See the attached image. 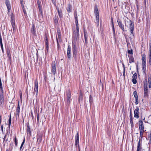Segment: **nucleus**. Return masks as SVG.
I'll use <instances>...</instances> for the list:
<instances>
[{
    "label": "nucleus",
    "instance_id": "f257e3e1",
    "mask_svg": "<svg viewBox=\"0 0 151 151\" xmlns=\"http://www.w3.org/2000/svg\"><path fill=\"white\" fill-rule=\"evenodd\" d=\"M144 87L147 88V86L150 88H151V76H149L148 79H146L144 81Z\"/></svg>",
    "mask_w": 151,
    "mask_h": 151
},
{
    "label": "nucleus",
    "instance_id": "f03ea898",
    "mask_svg": "<svg viewBox=\"0 0 151 151\" xmlns=\"http://www.w3.org/2000/svg\"><path fill=\"white\" fill-rule=\"evenodd\" d=\"M138 124L140 135L141 136H142L144 132V127L142 121V120L139 121Z\"/></svg>",
    "mask_w": 151,
    "mask_h": 151
},
{
    "label": "nucleus",
    "instance_id": "7ed1b4c3",
    "mask_svg": "<svg viewBox=\"0 0 151 151\" xmlns=\"http://www.w3.org/2000/svg\"><path fill=\"white\" fill-rule=\"evenodd\" d=\"M0 89L1 90L2 93L0 94V106L2 107L4 104V96L3 93L1 80L0 79Z\"/></svg>",
    "mask_w": 151,
    "mask_h": 151
},
{
    "label": "nucleus",
    "instance_id": "20e7f679",
    "mask_svg": "<svg viewBox=\"0 0 151 151\" xmlns=\"http://www.w3.org/2000/svg\"><path fill=\"white\" fill-rule=\"evenodd\" d=\"M79 28L76 27V29L73 31V38L75 40H77L79 38Z\"/></svg>",
    "mask_w": 151,
    "mask_h": 151
},
{
    "label": "nucleus",
    "instance_id": "39448f33",
    "mask_svg": "<svg viewBox=\"0 0 151 151\" xmlns=\"http://www.w3.org/2000/svg\"><path fill=\"white\" fill-rule=\"evenodd\" d=\"M94 12L96 16V21L99 24V11L96 6L95 7Z\"/></svg>",
    "mask_w": 151,
    "mask_h": 151
},
{
    "label": "nucleus",
    "instance_id": "423d86ee",
    "mask_svg": "<svg viewBox=\"0 0 151 151\" xmlns=\"http://www.w3.org/2000/svg\"><path fill=\"white\" fill-rule=\"evenodd\" d=\"M142 70H144L145 69L146 66V57L145 55H142Z\"/></svg>",
    "mask_w": 151,
    "mask_h": 151
},
{
    "label": "nucleus",
    "instance_id": "0eeeda50",
    "mask_svg": "<svg viewBox=\"0 0 151 151\" xmlns=\"http://www.w3.org/2000/svg\"><path fill=\"white\" fill-rule=\"evenodd\" d=\"M34 83L35 87L34 88V91L36 92V96H37L38 95V83L37 81V79L35 80Z\"/></svg>",
    "mask_w": 151,
    "mask_h": 151
},
{
    "label": "nucleus",
    "instance_id": "6e6552de",
    "mask_svg": "<svg viewBox=\"0 0 151 151\" xmlns=\"http://www.w3.org/2000/svg\"><path fill=\"white\" fill-rule=\"evenodd\" d=\"M55 66L56 63L55 62H53L52 64L51 72L54 75H55L56 71Z\"/></svg>",
    "mask_w": 151,
    "mask_h": 151
},
{
    "label": "nucleus",
    "instance_id": "1a4fd4ad",
    "mask_svg": "<svg viewBox=\"0 0 151 151\" xmlns=\"http://www.w3.org/2000/svg\"><path fill=\"white\" fill-rule=\"evenodd\" d=\"M67 55L68 58L69 59H70L71 56V47H70L69 45L68 46V48L67 49Z\"/></svg>",
    "mask_w": 151,
    "mask_h": 151
},
{
    "label": "nucleus",
    "instance_id": "9d476101",
    "mask_svg": "<svg viewBox=\"0 0 151 151\" xmlns=\"http://www.w3.org/2000/svg\"><path fill=\"white\" fill-rule=\"evenodd\" d=\"M136 109L134 111V117L137 119H138L139 117V109L138 107H136Z\"/></svg>",
    "mask_w": 151,
    "mask_h": 151
},
{
    "label": "nucleus",
    "instance_id": "9b49d317",
    "mask_svg": "<svg viewBox=\"0 0 151 151\" xmlns=\"http://www.w3.org/2000/svg\"><path fill=\"white\" fill-rule=\"evenodd\" d=\"M117 22H118L119 26L120 27V28L123 31H124V25L122 24V22H121L120 20L119 19H118Z\"/></svg>",
    "mask_w": 151,
    "mask_h": 151
},
{
    "label": "nucleus",
    "instance_id": "f8f14e48",
    "mask_svg": "<svg viewBox=\"0 0 151 151\" xmlns=\"http://www.w3.org/2000/svg\"><path fill=\"white\" fill-rule=\"evenodd\" d=\"M129 23L130 24L129 29L131 32V34L133 35V30L134 28V23L130 20L129 21Z\"/></svg>",
    "mask_w": 151,
    "mask_h": 151
},
{
    "label": "nucleus",
    "instance_id": "ddd939ff",
    "mask_svg": "<svg viewBox=\"0 0 151 151\" xmlns=\"http://www.w3.org/2000/svg\"><path fill=\"white\" fill-rule=\"evenodd\" d=\"M133 94L135 100V104L136 105H137L139 103L138 96L137 92L136 91H134L133 92Z\"/></svg>",
    "mask_w": 151,
    "mask_h": 151
},
{
    "label": "nucleus",
    "instance_id": "4468645a",
    "mask_svg": "<svg viewBox=\"0 0 151 151\" xmlns=\"http://www.w3.org/2000/svg\"><path fill=\"white\" fill-rule=\"evenodd\" d=\"M79 135H78V133H77L76 135V136L75 145H78V147H79V148H80L79 147V145H78V144H79Z\"/></svg>",
    "mask_w": 151,
    "mask_h": 151
},
{
    "label": "nucleus",
    "instance_id": "2eb2a0df",
    "mask_svg": "<svg viewBox=\"0 0 151 151\" xmlns=\"http://www.w3.org/2000/svg\"><path fill=\"white\" fill-rule=\"evenodd\" d=\"M11 24L12 26L13 31H14L15 29L16 26L15 25V20L12 17L11 18Z\"/></svg>",
    "mask_w": 151,
    "mask_h": 151
},
{
    "label": "nucleus",
    "instance_id": "dca6fc26",
    "mask_svg": "<svg viewBox=\"0 0 151 151\" xmlns=\"http://www.w3.org/2000/svg\"><path fill=\"white\" fill-rule=\"evenodd\" d=\"M5 3L7 6L8 12H9V10L11 9V6L9 0H6Z\"/></svg>",
    "mask_w": 151,
    "mask_h": 151
},
{
    "label": "nucleus",
    "instance_id": "f3484780",
    "mask_svg": "<svg viewBox=\"0 0 151 151\" xmlns=\"http://www.w3.org/2000/svg\"><path fill=\"white\" fill-rule=\"evenodd\" d=\"M144 97H148V89L146 87H144Z\"/></svg>",
    "mask_w": 151,
    "mask_h": 151
},
{
    "label": "nucleus",
    "instance_id": "a211bd4d",
    "mask_svg": "<svg viewBox=\"0 0 151 151\" xmlns=\"http://www.w3.org/2000/svg\"><path fill=\"white\" fill-rule=\"evenodd\" d=\"M58 39L57 38V43L58 45V47L59 46V41L60 42L61 41V34L58 33Z\"/></svg>",
    "mask_w": 151,
    "mask_h": 151
},
{
    "label": "nucleus",
    "instance_id": "6ab92c4d",
    "mask_svg": "<svg viewBox=\"0 0 151 151\" xmlns=\"http://www.w3.org/2000/svg\"><path fill=\"white\" fill-rule=\"evenodd\" d=\"M84 34L85 42L86 43H87V42L88 34L85 30H84Z\"/></svg>",
    "mask_w": 151,
    "mask_h": 151
},
{
    "label": "nucleus",
    "instance_id": "aec40b11",
    "mask_svg": "<svg viewBox=\"0 0 151 151\" xmlns=\"http://www.w3.org/2000/svg\"><path fill=\"white\" fill-rule=\"evenodd\" d=\"M31 32L33 35L36 34L35 27L34 25H33L32 28L31 29Z\"/></svg>",
    "mask_w": 151,
    "mask_h": 151
},
{
    "label": "nucleus",
    "instance_id": "412c9836",
    "mask_svg": "<svg viewBox=\"0 0 151 151\" xmlns=\"http://www.w3.org/2000/svg\"><path fill=\"white\" fill-rule=\"evenodd\" d=\"M130 123L131 124V126L132 128L134 126L133 122V119L132 118V116L131 113V111H130Z\"/></svg>",
    "mask_w": 151,
    "mask_h": 151
},
{
    "label": "nucleus",
    "instance_id": "4be33fe9",
    "mask_svg": "<svg viewBox=\"0 0 151 151\" xmlns=\"http://www.w3.org/2000/svg\"><path fill=\"white\" fill-rule=\"evenodd\" d=\"M37 3L38 7L39 8V10L42 13V12L41 10V3L40 0H37Z\"/></svg>",
    "mask_w": 151,
    "mask_h": 151
},
{
    "label": "nucleus",
    "instance_id": "5701e85b",
    "mask_svg": "<svg viewBox=\"0 0 151 151\" xmlns=\"http://www.w3.org/2000/svg\"><path fill=\"white\" fill-rule=\"evenodd\" d=\"M72 6L70 4H69L68 7L67 8V10L68 12H70L71 11Z\"/></svg>",
    "mask_w": 151,
    "mask_h": 151
},
{
    "label": "nucleus",
    "instance_id": "b1692460",
    "mask_svg": "<svg viewBox=\"0 0 151 151\" xmlns=\"http://www.w3.org/2000/svg\"><path fill=\"white\" fill-rule=\"evenodd\" d=\"M42 135L41 134L37 135V141L40 142H41L42 140Z\"/></svg>",
    "mask_w": 151,
    "mask_h": 151
},
{
    "label": "nucleus",
    "instance_id": "393cba45",
    "mask_svg": "<svg viewBox=\"0 0 151 151\" xmlns=\"http://www.w3.org/2000/svg\"><path fill=\"white\" fill-rule=\"evenodd\" d=\"M45 43L46 45L47 50H48L49 48L48 43L47 40V37H46V39L45 40Z\"/></svg>",
    "mask_w": 151,
    "mask_h": 151
},
{
    "label": "nucleus",
    "instance_id": "a878e982",
    "mask_svg": "<svg viewBox=\"0 0 151 151\" xmlns=\"http://www.w3.org/2000/svg\"><path fill=\"white\" fill-rule=\"evenodd\" d=\"M129 62L130 63L134 62V59L133 57L131 56L129 59Z\"/></svg>",
    "mask_w": 151,
    "mask_h": 151
},
{
    "label": "nucleus",
    "instance_id": "bb28decb",
    "mask_svg": "<svg viewBox=\"0 0 151 151\" xmlns=\"http://www.w3.org/2000/svg\"><path fill=\"white\" fill-rule=\"evenodd\" d=\"M27 132L28 133H29V134H31V129L28 126H27Z\"/></svg>",
    "mask_w": 151,
    "mask_h": 151
},
{
    "label": "nucleus",
    "instance_id": "cd10ccee",
    "mask_svg": "<svg viewBox=\"0 0 151 151\" xmlns=\"http://www.w3.org/2000/svg\"><path fill=\"white\" fill-rule=\"evenodd\" d=\"M148 59L149 63L150 65H151V52L149 53Z\"/></svg>",
    "mask_w": 151,
    "mask_h": 151
},
{
    "label": "nucleus",
    "instance_id": "c85d7f7f",
    "mask_svg": "<svg viewBox=\"0 0 151 151\" xmlns=\"http://www.w3.org/2000/svg\"><path fill=\"white\" fill-rule=\"evenodd\" d=\"M75 22L76 24V27H78V28H79L78 19H75Z\"/></svg>",
    "mask_w": 151,
    "mask_h": 151
},
{
    "label": "nucleus",
    "instance_id": "c756f323",
    "mask_svg": "<svg viewBox=\"0 0 151 151\" xmlns=\"http://www.w3.org/2000/svg\"><path fill=\"white\" fill-rule=\"evenodd\" d=\"M11 116H10L9 119V127H10L11 124Z\"/></svg>",
    "mask_w": 151,
    "mask_h": 151
},
{
    "label": "nucleus",
    "instance_id": "7c9ffc66",
    "mask_svg": "<svg viewBox=\"0 0 151 151\" xmlns=\"http://www.w3.org/2000/svg\"><path fill=\"white\" fill-rule=\"evenodd\" d=\"M71 98V93H68L67 95V98L68 99V101H69V100Z\"/></svg>",
    "mask_w": 151,
    "mask_h": 151
},
{
    "label": "nucleus",
    "instance_id": "2f4dec72",
    "mask_svg": "<svg viewBox=\"0 0 151 151\" xmlns=\"http://www.w3.org/2000/svg\"><path fill=\"white\" fill-rule=\"evenodd\" d=\"M132 78L136 79L137 78V74L136 73L133 74L132 76Z\"/></svg>",
    "mask_w": 151,
    "mask_h": 151
},
{
    "label": "nucleus",
    "instance_id": "473e14b6",
    "mask_svg": "<svg viewBox=\"0 0 151 151\" xmlns=\"http://www.w3.org/2000/svg\"><path fill=\"white\" fill-rule=\"evenodd\" d=\"M136 79L132 78V81L134 84H135L137 83V81Z\"/></svg>",
    "mask_w": 151,
    "mask_h": 151
},
{
    "label": "nucleus",
    "instance_id": "72a5a7b5",
    "mask_svg": "<svg viewBox=\"0 0 151 151\" xmlns=\"http://www.w3.org/2000/svg\"><path fill=\"white\" fill-rule=\"evenodd\" d=\"M139 142L137 146V151H139L140 150V144H139Z\"/></svg>",
    "mask_w": 151,
    "mask_h": 151
},
{
    "label": "nucleus",
    "instance_id": "f704fd0d",
    "mask_svg": "<svg viewBox=\"0 0 151 151\" xmlns=\"http://www.w3.org/2000/svg\"><path fill=\"white\" fill-rule=\"evenodd\" d=\"M128 53H129L130 54H133V51L131 49L130 50H128Z\"/></svg>",
    "mask_w": 151,
    "mask_h": 151
},
{
    "label": "nucleus",
    "instance_id": "c9c22d12",
    "mask_svg": "<svg viewBox=\"0 0 151 151\" xmlns=\"http://www.w3.org/2000/svg\"><path fill=\"white\" fill-rule=\"evenodd\" d=\"M20 112V109H17L16 112V113L17 114V115H18V116H19V113Z\"/></svg>",
    "mask_w": 151,
    "mask_h": 151
},
{
    "label": "nucleus",
    "instance_id": "e433bc0d",
    "mask_svg": "<svg viewBox=\"0 0 151 151\" xmlns=\"http://www.w3.org/2000/svg\"><path fill=\"white\" fill-rule=\"evenodd\" d=\"M75 19H78V16L76 12L75 13Z\"/></svg>",
    "mask_w": 151,
    "mask_h": 151
},
{
    "label": "nucleus",
    "instance_id": "4c0bfd02",
    "mask_svg": "<svg viewBox=\"0 0 151 151\" xmlns=\"http://www.w3.org/2000/svg\"><path fill=\"white\" fill-rule=\"evenodd\" d=\"M24 141H25V139H24V140L23 141V142H22V144H21V147H20V150H21L22 147L23 145V144H24Z\"/></svg>",
    "mask_w": 151,
    "mask_h": 151
},
{
    "label": "nucleus",
    "instance_id": "58836bf2",
    "mask_svg": "<svg viewBox=\"0 0 151 151\" xmlns=\"http://www.w3.org/2000/svg\"><path fill=\"white\" fill-rule=\"evenodd\" d=\"M14 142L15 143L16 146H17V138H16V137H15V138H14Z\"/></svg>",
    "mask_w": 151,
    "mask_h": 151
},
{
    "label": "nucleus",
    "instance_id": "ea45409f",
    "mask_svg": "<svg viewBox=\"0 0 151 151\" xmlns=\"http://www.w3.org/2000/svg\"><path fill=\"white\" fill-rule=\"evenodd\" d=\"M7 55L9 58L10 57L11 55H10V52L9 51H7Z\"/></svg>",
    "mask_w": 151,
    "mask_h": 151
},
{
    "label": "nucleus",
    "instance_id": "a19ab883",
    "mask_svg": "<svg viewBox=\"0 0 151 151\" xmlns=\"http://www.w3.org/2000/svg\"><path fill=\"white\" fill-rule=\"evenodd\" d=\"M92 101V97L91 96V95H90V98H89V101L90 102H91Z\"/></svg>",
    "mask_w": 151,
    "mask_h": 151
},
{
    "label": "nucleus",
    "instance_id": "79ce46f5",
    "mask_svg": "<svg viewBox=\"0 0 151 151\" xmlns=\"http://www.w3.org/2000/svg\"><path fill=\"white\" fill-rule=\"evenodd\" d=\"M111 22H112V24L113 29L114 31V26L113 22V21L112 20Z\"/></svg>",
    "mask_w": 151,
    "mask_h": 151
},
{
    "label": "nucleus",
    "instance_id": "37998d69",
    "mask_svg": "<svg viewBox=\"0 0 151 151\" xmlns=\"http://www.w3.org/2000/svg\"><path fill=\"white\" fill-rule=\"evenodd\" d=\"M37 121H38V122L39 121V114H37Z\"/></svg>",
    "mask_w": 151,
    "mask_h": 151
},
{
    "label": "nucleus",
    "instance_id": "c03bdc74",
    "mask_svg": "<svg viewBox=\"0 0 151 151\" xmlns=\"http://www.w3.org/2000/svg\"><path fill=\"white\" fill-rule=\"evenodd\" d=\"M1 131H2V132H3V125H1Z\"/></svg>",
    "mask_w": 151,
    "mask_h": 151
},
{
    "label": "nucleus",
    "instance_id": "a18cd8bd",
    "mask_svg": "<svg viewBox=\"0 0 151 151\" xmlns=\"http://www.w3.org/2000/svg\"><path fill=\"white\" fill-rule=\"evenodd\" d=\"M0 45L1 46V49L2 51H3V46L2 44V43H0Z\"/></svg>",
    "mask_w": 151,
    "mask_h": 151
},
{
    "label": "nucleus",
    "instance_id": "49530a36",
    "mask_svg": "<svg viewBox=\"0 0 151 151\" xmlns=\"http://www.w3.org/2000/svg\"><path fill=\"white\" fill-rule=\"evenodd\" d=\"M57 32H58V34L59 33V34H61L60 33V29H57Z\"/></svg>",
    "mask_w": 151,
    "mask_h": 151
},
{
    "label": "nucleus",
    "instance_id": "de8ad7c7",
    "mask_svg": "<svg viewBox=\"0 0 151 151\" xmlns=\"http://www.w3.org/2000/svg\"><path fill=\"white\" fill-rule=\"evenodd\" d=\"M0 43H2V38H1V36H0Z\"/></svg>",
    "mask_w": 151,
    "mask_h": 151
},
{
    "label": "nucleus",
    "instance_id": "09e8293b",
    "mask_svg": "<svg viewBox=\"0 0 151 151\" xmlns=\"http://www.w3.org/2000/svg\"><path fill=\"white\" fill-rule=\"evenodd\" d=\"M57 10H58V14H59V16L60 17V12H59V9H57Z\"/></svg>",
    "mask_w": 151,
    "mask_h": 151
},
{
    "label": "nucleus",
    "instance_id": "8fccbe9b",
    "mask_svg": "<svg viewBox=\"0 0 151 151\" xmlns=\"http://www.w3.org/2000/svg\"><path fill=\"white\" fill-rule=\"evenodd\" d=\"M19 94H20V98L21 99L22 97V92H20Z\"/></svg>",
    "mask_w": 151,
    "mask_h": 151
},
{
    "label": "nucleus",
    "instance_id": "3c124183",
    "mask_svg": "<svg viewBox=\"0 0 151 151\" xmlns=\"http://www.w3.org/2000/svg\"><path fill=\"white\" fill-rule=\"evenodd\" d=\"M148 137L150 138V140H151V133H150Z\"/></svg>",
    "mask_w": 151,
    "mask_h": 151
},
{
    "label": "nucleus",
    "instance_id": "603ef678",
    "mask_svg": "<svg viewBox=\"0 0 151 151\" xmlns=\"http://www.w3.org/2000/svg\"><path fill=\"white\" fill-rule=\"evenodd\" d=\"M75 48L74 47H73V53L75 51Z\"/></svg>",
    "mask_w": 151,
    "mask_h": 151
},
{
    "label": "nucleus",
    "instance_id": "864d4df0",
    "mask_svg": "<svg viewBox=\"0 0 151 151\" xmlns=\"http://www.w3.org/2000/svg\"><path fill=\"white\" fill-rule=\"evenodd\" d=\"M81 99H82V96H81V97H79V101H80L81 99Z\"/></svg>",
    "mask_w": 151,
    "mask_h": 151
},
{
    "label": "nucleus",
    "instance_id": "5fc2aeb1",
    "mask_svg": "<svg viewBox=\"0 0 151 151\" xmlns=\"http://www.w3.org/2000/svg\"><path fill=\"white\" fill-rule=\"evenodd\" d=\"M149 52H151V47H150L149 48Z\"/></svg>",
    "mask_w": 151,
    "mask_h": 151
},
{
    "label": "nucleus",
    "instance_id": "6e6d98bb",
    "mask_svg": "<svg viewBox=\"0 0 151 151\" xmlns=\"http://www.w3.org/2000/svg\"><path fill=\"white\" fill-rule=\"evenodd\" d=\"M23 11H24V14H25L26 13V11L24 10V9H23Z\"/></svg>",
    "mask_w": 151,
    "mask_h": 151
},
{
    "label": "nucleus",
    "instance_id": "4d7b16f0",
    "mask_svg": "<svg viewBox=\"0 0 151 151\" xmlns=\"http://www.w3.org/2000/svg\"><path fill=\"white\" fill-rule=\"evenodd\" d=\"M17 109H20V107H19V104H18V106L17 107Z\"/></svg>",
    "mask_w": 151,
    "mask_h": 151
},
{
    "label": "nucleus",
    "instance_id": "13d9d810",
    "mask_svg": "<svg viewBox=\"0 0 151 151\" xmlns=\"http://www.w3.org/2000/svg\"><path fill=\"white\" fill-rule=\"evenodd\" d=\"M6 136V135H5V136L4 137V141L5 139Z\"/></svg>",
    "mask_w": 151,
    "mask_h": 151
},
{
    "label": "nucleus",
    "instance_id": "bf43d9fd",
    "mask_svg": "<svg viewBox=\"0 0 151 151\" xmlns=\"http://www.w3.org/2000/svg\"><path fill=\"white\" fill-rule=\"evenodd\" d=\"M150 47H151V43L149 44Z\"/></svg>",
    "mask_w": 151,
    "mask_h": 151
},
{
    "label": "nucleus",
    "instance_id": "052dcab7",
    "mask_svg": "<svg viewBox=\"0 0 151 151\" xmlns=\"http://www.w3.org/2000/svg\"><path fill=\"white\" fill-rule=\"evenodd\" d=\"M1 116H0V121H1Z\"/></svg>",
    "mask_w": 151,
    "mask_h": 151
},
{
    "label": "nucleus",
    "instance_id": "680f3d73",
    "mask_svg": "<svg viewBox=\"0 0 151 151\" xmlns=\"http://www.w3.org/2000/svg\"><path fill=\"white\" fill-rule=\"evenodd\" d=\"M6 151H9V150L8 149H7Z\"/></svg>",
    "mask_w": 151,
    "mask_h": 151
},
{
    "label": "nucleus",
    "instance_id": "e2e57ef3",
    "mask_svg": "<svg viewBox=\"0 0 151 151\" xmlns=\"http://www.w3.org/2000/svg\"><path fill=\"white\" fill-rule=\"evenodd\" d=\"M46 78V77L45 76H44V78Z\"/></svg>",
    "mask_w": 151,
    "mask_h": 151
},
{
    "label": "nucleus",
    "instance_id": "0e129e2a",
    "mask_svg": "<svg viewBox=\"0 0 151 151\" xmlns=\"http://www.w3.org/2000/svg\"><path fill=\"white\" fill-rule=\"evenodd\" d=\"M145 119V118H144L143 119V120H144Z\"/></svg>",
    "mask_w": 151,
    "mask_h": 151
},
{
    "label": "nucleus",
    "instance_id": "69168bd1",
    "mask_svg": "<svg viewBox=\"0 0 151 151\" xmlns=\"http://www.w3.org/2000/svg\"><path fill=\"white\" fill-rule=\"evenodd\" d=\"M79 151H80V148H79Z\"/></svg>",
    "mask_w": 151,
    "mask_h": 151
},
{
    "label": "nucleus",
    "instance_id": "338daca9",
    "mask_svg": "<svg viewBox=\"0 0 151 151\" xmlns=\"http://www.w3.org/2000/svg\"><path fill=\"white\" fill-rule=\"evenodd\" d=\"M50 151H52V150H51Z\"/></svg>",
    "mask_w": 151,
    "mask_h": 151
},
{
    "label": "nucleus",
    "instance_id": "774afa93",
    "mask_svg": "<svg viewBox=\"0 0 151 151\" xmlns=\"http://www.w3.org/2000/svg\"><path fill=\"white\" fill-rule=\"evenodd\" d=\"M114 0H113V1H114Z\"/></svg>",
    "mask_w": 151,
    "mask_h": 151
}]
</instances>
